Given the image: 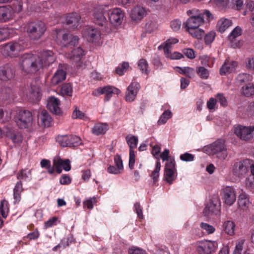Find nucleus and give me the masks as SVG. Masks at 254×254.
Wrapping results in <instances>:
<instances>
[{"label":"nucleus","instance_id":"3c124183","mask_svg":"<svg viewBox=\"0 0 254 254\" xmlns=\"http://www.w3.org/2000/svg\"><path fill=\"white\" fill-rule=\"evenodd\" d=\"M11 30L7 28H0V42L8 38Z\"/></svg>","mask_w":254,"mask_h":254},{"label":"nucleus","instance_id":"473e14b6","mask_svg":"<svg viewBox=\"0 0 254 254\" xmlns=\"http://www.w3.org/2000/svg\"><path fill=\"white\" fill-rule=\"evenodd\" d=\"M242 34V29L241 28L237 26L230 33L229 36V39L232 43L231 46L233 48H236L239 45V42L238 43H234V41L236 40V38L239 36H240Z\"/></svg>","mask_w":254,"mask_h":254},{"label":"nucleus","instance_id":"4c0bfd02","mask_svg":"<svg viewBox=\"0 0 254 254\" xmlns=\"http://www.w3.org/2000/svg\"><path fill=\"white\" fill-rule=\"evenodd\" d=\"M186 30L193 37L198 39H202L204 34V31L199 27L186 29Z\"/></svg>","mask_w":254,"mask_h":254},{"label":"nucleus","instance_id":"f257e3e1","mask_svg":"<svg viewBox=\"0 0 254 254\" xmlns=\"http://www.w3.org/2000/svg\"><path fill=\"white\" fill-rule=\"evenodd\" d=\"M56 60V57L51 51H44L39 55L24 54L20 59L22 70L27 74H34L40 69L47 67Z\"/></svg>","mask_w":254,"mask_h":254},{"label":"nucleus","instance_id":"f704fd0d","mask_svg":"<svg viewBox=\"0 0 254 254\" xmlns=\"http://www.w3.org/2000/svg\"><path fill=\"white\" fill-rule=\"evenodd\" d=\"M72 87L70 83L62 84L60 90V94L63 96L71 97L72 95Z\"/></svg>","mask_w":254,"mask_h":254},{"label":"nucleus","instance_id":"6e6d98bb","mask_svg":"<svg viewBox=\"0 0 254 254\" xmlns=\"http://www.w3.org/2000/svg\"><path fill=\"white\" fill-rule=\"evenodd\" d=\"M62 159L58 158L57 159H54L53 161V165L54 167V170L55 169L56 172L58 174H61L62 171Z\"/></svg>","mask_w":254,"mask_h":254},{"label":"nucleus","instance_id":"e2e57ef3","mask_svg":"<svg viewBox=\"0 0 254 254\" xmlns=\"http://www.w3.org/2000/svg\"><path fill=\"white\" fill-rule=\"evenodd\" d=\"M217 101L223 107H226L227 105V101L223 94L218 93L216 95Z\"/></svg>","mask_w":254,"mask_h":254},{"label":"nucleus","instance_id":"bf43d9fd","mask_svg":"<svg viewBox=\"0 0 254 254\" xmlns=\"http://www.w3.org/2000/svg\"><path fill=\"white\" fill-rule=\"evenodd\" d=\"M244 240H242L238 242L236 245L235 249L233 254H242L243 250V245Z\"/></svg>","mask_w":254,"mask_h":254},{"label":"nucleus","instance_id":"a878e982","mask_svg":"<svg viewBox=\"0 0 254 254\" xmlns=\"http://www.w3.org/2000/svg\"><path fill=\"white\" fill-rule=\"evenodd\" d=\"M66 72L62 69H58L51 79V84L56 86L66 79Z\"/></svg>","mask_w":254,"mask_h":254},{"label":"nucleus","instance_id":"58836bf2","mask_svg":"<svg viewBox=\"0 0 254 254\" xmlns=\"http://www.w3.org/2000/svg\"><path fill=\"white\" fill-rule=\"evenodd\" d=\"M232 22L228 19H221L217 23V27L219 31L222 33L224 32L230 26H231Z\"/></svg>","mask_w":254,"mask_h":254},{"label":"nucleus","instance_id":"603ef678","mask_svg":"<svg viewBox=\"0 0 254 254\" xmlns=\"http://www.w3.org/2000/svg\"><path fill=\"white\" fill-rule=\"evenodd\" d=\"M216 36V33L213 31L208 32L204 36V42L206 45H209L213 42Z\"/></svg>","mask_w":254,"mask_h":254},{"label":"nucleus","instance_id":"c9c22d12","mask_svg":"<svg viewBox=\"0 0 254 254\" xmlns=\"http://www.w3.org/2000/svg\"><path fill=\"white\" fill-rule=\"evenodd\" d=\"M108 129L107 126L102 123L96 124L92 129L93 134L99 135L104 134Z\"/></svg>","mask_w":254,"mask_h":254},{"label":"nucleus","instance_id":"bb28decb","mask_svg":"<svg viewBox=\"0 0 254 254\" xmlns=\"http://www.w3.org/2000/svg\"><path fill=\"white\" fill-rule=\"evenodd\" d=\"M13 12L10 6H0V20L7 21L12 18Z\"/></svg>","mask_w":254,"mask_h":254},{"label":"nucleus","instance_id":"4468645a","mask_svg":"<svg viewBox=\"0 0 254 254\" xmlns=\"http://www.w3.org/2000/svg\"><path fill=\"white\" fill-rule=\"evenodd\" d=\"M83 37L89 42H96L101 37V32L97 28L93 27L86 28L83 31Z\"/></svg>","mask_w":254,"mask_h":254},{"label":"nucleus","instance_id":"338daca9","mask_svg":"<svg viewBox=\"0 0 254 254\" xmlns=\"http://www.w3.org/2000/svg\"><path fill=\"white\" fill-rule=\"evenodd\" d=\"M181 26V21L178 19H175L171 22L170 26L174 31H178Z\"/></svg>","mask_w":254,"mask_h":254},{"label":"nucleus","instance_id":"cd10ccee","mask_svg":"<svg viewBox=\"0 0 254 254\" xmlns=\"http://www.w3.org/2000/svg\"><path fill=\"white\" fill-rule=\"evenodd\" d=\"M187 14L189 16H198L202 17H205L207 20H209L212 18L211 13L207 9L203 10L202 12H200L197 9H192L187 11Z\"/></svg>","mask_w":254,"mask_h":254},{"label":"nucleus","instance_id":"a18cd8bd","mask_svg":"<svg viewBox=\"0 0 254 254\" xmlns=\"http://www.w3.org/2000/svg\"><path fill=\"white\" fill-rule=\"evenodd\" d=\"M252 76L250 74L243 73L238 74L236 78V80L238 83L242 84L243 83H248L250 80H251Z\"/></svg>","mask_w":254,"mask_h":254},{"label":"nucleus","instance_id":"864d4df0","mask_svg":"<svg viewBox=\"0 0 254 254\" xmlns=\"http://www.w3.org/2000/svg\"><path fill=\"white\" fill-rule=\"evenodd\" d=\"M96 198L93 197L85 200L83 203V207H87L88 209H92L93 208V205L96 203Z\"/></svg>","mask_w":254,"mask_h":254},{"label":"nucleus","instance_id":"c756f323","mask_svg":"<svg viewBox=\"0 0 254 254\" xmlns=\"http://www.w3.org/2000/svg\"><path fill=\"white\" fill-rule=\"evenodd\" d=\"M103 94H105L104 100L109 101L113 94L118 95L121 91L119 89L112 86H107L102 87Z\"/></svg>","mask_w":254,"mask_h":254},{"label":"nucleus","instance_id":"0eeeda50","mask_svg":"<svg viewBox=\"0 0 254 254\" xmlns=\"http://www.w3.org/2000/svg\"><path fill=\"white\" fill-rule=\"evenodd\" d=\"M62 38L60 44L62 46L70 47L75 46L78 43L79 38L77 36H73L70 33H63V30L59 29L56 31V38L59 40Z\"/></svg>","mask_w":254,"mask_h":254},{"label":"nucleus","instance_id":"9b49d317","mask_svg":"<svg viewBox=\"0 0 254 254\" xmlns=\"http://www.w3.org/2000/svg\"><path fill=\"white\" fill-rule=\"evenodd\" d=\"M254 131V126L246 127L239 125L235 127L234 132L240 139L247 141L253 138V132Z\"/></svg>","mask_w":254,"mask_h":254},{"label":"nucleus","instance_id":"393cba45","mask_svg":"<svg viewBox=\"0 0 254 254\" xmlns=\"http://www.w3.org/2000/svg\"><path fill=\"white\" fill-rule=\"evenodd\" d=\"M146 10L145 8L140 6L134 7L130 12V17L134 21L140 20L145 15Z\"/></svg>","mask_w":254,"mask_h":254},{"label":"nucleus","instance_id":"c03bdc74","mask_svg":"<svg viewBox=\"0 0 254 254\" xmlns=\"http://www.w3.org/2000/svg\"><path fill=\"white\" fill-rule=\"evenodd\" d=\"M172 116L171 112L168 110H165L160 117L158 121V125L165 124L167 120L171 118Z\"/></svg>","mask_w":254,"mask_h":254},{"label":"nucleus","instance_id":"69168bd1","mask_svg":"<svg viewBox=\"0 0 254 254\" xmlns=\"http://www.w3.org/2000/svg\"><path fill=\"white\" fill-rule=\"evenodd\" d=\"M114 161L117 167L121 171H123L124 169L123 161L120 155H116L114 157Z\"/></svg>","mask_w":254,"mask_h":254},{"label":"nucleus","instance_id":"423d86ee","mask_svg":"<svg viewBox=\"0 0 254 254\" xmlns=\"http://www.w3.org/2000/svg\"><path fill=\"white\" fill-rule=\"evenodd\" d=\"M56 141L62 147H75L81 144L80 138L72 134L58 135Z\"/></svg>","mask_w":254,"mask_h":254},{"label":"nucleus","instance_id":"20e7f679","mask_svg":"<svg viewBox=\"0 0 254 254\" xmlns=\"http://www.w3.org/2000/svg\"><path fill=\"white\" fill-rule=\"evenodd\" d=\"M32 113L27 110H20L15 117L16 125L20 128H26L30 127L32 123Z\"/></svg>","mask_w":254,"mask_h":254},{"label":"nucleus","instance_id":"8fccbe9b","mask_svg":"<svg viewBox=\"0 0 254 254\" xmlns=\"http://www.w3.org/2000/svg\"><path fill=\"white\" fill-rule=\"evenodd\" d=\"M129 67V64L127 62H123L122 64L119 65L116 69V73L120 75H123L127 70Z\"/></svg>","mask_w":254,"mask_h":254},{"label":"nucleus","instance_id":"4be33fe9","mask_svg":"<svg viewBox=\"0 0 254 254\" xmlns=\"http://www.w3.org/2000/svg\"><path fill=\"white\" fill-rule=\"evenodd\" d=\"M80 19L81 17L77 13H68L65 17L66 24L69 28L75 29L79 26Z\"/></svg>","mask_w":254,"mask_h":254},{"label":"nucleus","instance_id":"f03ea898","mask_svg":"<svg viewBox=\"0 0 254 254\" xmlns=\"http://www.w3.org/2000/svg\"><path fill=\"white\" fill-rule=\"evenodd\" d=\"M26 31L29 37L33 40H37L41 37L46 30L45 23L41 21H31L26 26Z\"/></svg>","mask_w":254,"mask_h":254},{"label":"nucleus","instance_id":"e433bc0d","mask_svg":"<svg viewBox=\"0 0 254 254\" xmlns=\"http://www.w3.org/2000/svg\"><path fill=\"white\" fill-rule=\"evenodd\" d=\"M126 140L129 147V149H134L137 147L138 141V138L137 136L129 134L126 137Z\"/></svg>","mask_w":254,"mask_h":254},{"label":"nucleus","instance_id":"052dcab7","mask_svg":"<svg viewBox=\"0 0 254 254\" xmlns=\"http://www.w3.org/2000/svg\"><path fill=\"white\" fill-rule=\"evenodd\" d=\"M195 70L192 67L186 66L184 75L190 78H192L195 75Z\"/></svg>","mask_w":254,"mask_h":254},{"label":"nucleus","instance_id":"a19ab883","mask_svg":"<svg viewBox=\"0 0 254 254\" xmlns=\"http://www.w3.org/2000/svg\"><path fill=\"white\" fill-rule=\"evenodd\" d=\"M9 211L8 203L3 199L1 201L0 204V214L4 218H6Z\"/></svg>","mask_w":254,"mask_h":254},{"label":"nucleus","instance_id":"aec40b11","mask_svg":"<svg viewBox=\"0 0 254 254\" xmlns=\"http://www.w3.org/2000/svg\"><path fill=\"white\" fill-rule=\"evenodd\" d=\"M60 103V101L58 98L51 96L48 100L47 107L52 113L57 115H61L62 112L59 107Z\"/></svg>","mask_w":254,"mask_h":254},{"label":"nucleus","instance_id":"0e129e2a","mask_svg":"<svg viewBox=\"0 0 254 254\" xmlns=\"http://www.w3.org/2000/svg\"><path fill=\"white\" fill-rule=\"evenodd\" d=\"M85 117V114L80 111L77 108H75L72 113V118L73 119H84Z\"/></svg>","mask_w":254,"mask_h":254},{"label":"nucleus","instance_id":"49530a36","mask_svg":"<svg viewBox=\"0 0 254 254\" xmlns=\"http://www.w3.org/2000/svg\"><path fill=\"white\" fill-rule=\"evenodd\" d=\"M11 118V112L10 110L3 111L0 108V122L5 123L8 122Z\"/></svg>","mask_w":254,"mask_h":254},{"label":"nucleus","instance_id":"5fc2aeb1","mask_svg":"<svg viewBox=\"0 0 254 254\" xmlns=\"http://www.w3.org/2000/svg\"><path fill=\"white\" fill-rule=\"evenodd\" d=\"M200 226L203 230L205 231L207 234L213 233L215 230L214 227L206 223L202 222Z\"/></svg>","mask_w":254,"mask_h":254},{"label":"nucleus","instance_id":"ddd939ff","mask_svg":"<svg viewBox=\"0 0 254 254\" xmlns=\"http://www.w3.org/2000/svg\"><path fill=\"white\" fill-rule=\"evenodd\" d=\"M176 173V169L175 168V160H171L170 161L166 163L164 173L165 180L169 184H171L173 181L175 179Z\"/></svg>","mask_w":254,"mask_h":254},{"label":"nucleus","instance_id":"1a4fd4ad","mask_svg":"<svg viewBox=\"0 0 254 254\" xmlns=\"http://www.w3.org/2000/svg\"><path fill=\"white\" fill-rule=\"evenodd\" d=\"M25 48L24 43L22 41H12L6 44L3 47V51L6 52V55L10 57H16L19 53Z\"/></svg>","mask_w":254,"mask_h":254},{"label":"nucleus","instance_id":"7ed1b4c3","mask_svg":"<svg viewBox=\"0 0 254 254\" xmlns=\"http://www.w3.org/2000/svg\"><path fill=\"white\" fill-rule=\"evenodd\" d=\"M109 6L108 5H97L94 7L92 16L94 22L100 26L106 27L107 20L106 15L108 14Z\"/></svg>","mask_w":254,"mask_h":254},{"label":"nucleus","instance_id":"774afa93","mask_svg":"<svg viewBox=\"0 0 254 254\" xmlns=\"http://www.w3.org/2000/svg\"><path fill=\"white\" fill-rule=\"evenodd\" d=\"M184 55L190 59H193L195 58V52L192 49H185L183 51Z\"/></svg>","mask_w":254,"mask_h":254},{"label":"nucleus","instance_id":"72a5a7b5","mask_svg":"<svg viewBox=\"0 0 254 254\" xmlns=\"http://www.w3.org/2000/svg\"><path fill=\"white\" fill-rule=\"evenodd\" d=\"M241 93L246 97L254 95V84L248 83L244 85L241 89Z\"/></svg>","mask_w":254,"mask_h":254},{"label":"nucleus","instance_id":"79ce46f5","mask_svg":"<svg viewBox=\"0 0 254 254\" xmlns=\"http://www.w3.org/2000/svg\"><path fill=\"white\" fill-rule=\"evenodd\" d=\"M195 72L201 79H206L209 75V71L203 66L197 67Z\"/></svg>","mask_w":254,"mask_h":254},{"label":"nucleus","instance_id":"9d476101","mask_svg":"<svg viewBox=\"0 0 254 254\" xmlns=\"http://www.w3.org/2000/svg\"><path fill=\"white\" fill-rule=\"evenodd\" d=\"M4 135L15 144L21 143L23 140L21 132L10 125L5 127Z\"/></svg>","mask_w":254,"mask_h":254},{"label":"nucleus","instance_id":"6ab92c4d","mask_svg":"<svg viewBox=\"0 0 254 254\" xmlns=\"http://www.w3.org/2000/svg\"><path fill=\"white\" fill-rule=\"evenodd\" d=\"M140 89L139 84L135 81H132L128 86L126 94V99L127 101L132 102Z\"/></svg>","mask_w":254,"mask_h":254},{"label":"nucleus","instance_id":"680f3d73","mask_svg":"<svg viewBox=\"0 0 254 254\" xmlns=\"http://www.w3.org/2000/svg\"><path fill=\"white\" fill-rule=\"evenodd\" d=\"M22 5L23 3L21 0H16V1L13 3L12 10H13L17 13L20 12L22 10Z\"/></svg>","mask_w":254,"mask_h":254},{"label":"nucleus","instance_id":"dca6fc26","mask_svg":"<svg viewBox=\"0 0 254 254\" xmlns=\"http://www.w3.org/2000/svg\"><path fill=\"white\" fill-rule=\"evenodd\" d=\"M217 247L218 244L216 241H206L197 247V251L198 254H211Z\"/></svg>","mask_w":254,"mask_h":254},{"label":"nucleus","instance_id":"5701e85b","mask_svg":"<svg viewBox=\"0 0 254 254\" xmlns=\"http://www.w3.org/2000/svg\"><path fill=\"white\" fill-rule=\"evenodd\" d=\"M220 211V205L216 200H211L207 203L203 210V213L206 216L211 214L217 215Z\"/></svg>","mask_w":254,"mask_h":254},{"label":"nucleus","instance_id":"412c9836","mask_svg":"<svg viewBox=\"0 0 254 254\" xmlns=\"http://www.w3.org/2000/svg\"><path fill=\"white\" fill-rule=\"evenodd\" d=\"M204 18L198 16H190L185 23L186 29L198 28L204 23Z\"/></svg>","mask_w":254,"mask_h":254},{"label":"nucleus","instance_id":"ea45409f","mask_svg":"<svg viewBox=\"0 0 254 254\" xmlns=\"http://www.w3.org/2000/svg\"><path fill=\"white\" fill-rule=\"evenodd\" d=\"M225 231L227 234L230 236L234 234L235 224L232 221H227L223 224Z\"/></svg>","mask_w":254,"mask_h":254},{"label":"nucleus","instance_id":"de8ad7c7","mask_svg":"<svg viewBox=\"0 0 254 254\" xmlns=\"http://www.w3.org/2000/svg\"><path fill=\"white\" fill-rule=\"evenodd\" d=\"M138 67L140 70L146 74H148L149 71L148 70V64L145 59H141L138 62Z\"/></svg>","mask_w":254,"mask_h":254},{"label":"nucleus","instance_id":"7c9ffc66","mask_svg":"<svg viewBox=\"0 0 254 254\" xmlns=\"http://www.w3.org/2000/svg\"><path fill=\"white\" fill-rule=\"evenodd\" d=\"M39 119L42 126L44 127H49L51 126L52 119L46 110H43L41 111Z\"/></svg>","mask_w":254,"mask_h":254},{"label":"nucleus","instance_id":"4d7b16f0","mask_svg":"<svg viewBox=\"0 0 254 254\" xmlns=\"http://www.w3.org/2000/svg\"><path fill=\"white\" fill-rule=\"evenodd\" d=\"M180 158L183 161L191 162L194 160V156L192 154L186 152L181 154L180 156Z\"/></svg>","mask_w":254,"mask_h":254},{"label":"nucleus","instance_id":"6e6552de","mask_svg":"<svg viewBox=\"0 0 254 254\" xmlns=\"http://www.w3.org/2000/svg\"><path fill=\"white\" fill-rule=\"evenodd\" d=\"M250 159H245L234 163L233 167V174L239 178H243L250 169Z\"/></svg>","mask_w":254,"mask_h":254},{"label":"nucleus","instance_id":"f3484780","mask_svg":"<svg viewBox=\"0 0 254 254\" xmlns=\"http://www.w3.org/2000/svg\"><path fill=\"white\" fill-rule=\"evenodd\" d=\"M28 101L31 102H36L40 100L41 91L40 88L35 85H31L25 93Z\"/></svg>","mask_w":254,"mask_h":254},{"label":"nucleus","instance_id":"f8f14e48","mask_svg":"<svg viewBox=\"0 0 254 254\" xmlns=\"http://www.w3.org/2000/svg\"><path fill=\"white\" fill-rule=\"evenodd\" d=\"M15 76V69L11 64H7L0 67V79L6 81Z\"/></svg>","mask_w":254,"mask_h":254},{"label":"nucleus","instance_id":"a211bd4d","mask_svg":"<svg viewBox=\"0 0 254 254\" xmlns=\"http://www.w3.org/2000/svg\"><path fill=\"white\" fill-rule=\"evenodd\" d=\"M222 192L225 203L229 206L232 205L236 198L234 189L232 187L227 186L223 189Z\"/></svg>","mask_w":254,"mask_h":254},{"label":"nucleus","instance_id":"37998d69","mask_svg":"<svg viewBox=\"0 0 254 254\" xmlns=\"http://www.w3.org/2000/svg\"><path fill=\"white\" fill-rule=\"evenodd\" d=\"M29 174L27 173V169H21L16 174V178L19 181L23 180L25 181H29L30 178L29 175L31 174V171L27 172Z\"/></svg>","mask_w":254,"mask_h":254},{"label":"nucleus","instance_id":"c85d7f7f","mask_svg":"<svg viewBox=\"0 0 254 254\" xmlns=\"http://www.w3.org/2000/svg\"><path fill=\"white\" fill-rule=\"evenodd\" d=\"M85 55V52L80 47L74 49L69 54V58L74 62H79L83 56Z\"/></svg>","mask_w":254,"mask_h":254},{"label":"nucleus","instance_id":"2f4dec72","mask_svg":"<svg viewBox=\"0 0 254 254\" xmlns=\"http://www.w3.org/2000/svg\"><path fill=\"white\" fill-rule=\"evenodd\" d=\"M250 201L248 196L246 193H241L238 199L239 207L242 210H246L249 206Z\"/></svg>","mask_w":254,"mask_h":254},{"label":"nucleus","instance_id":"2eb2a0df","mask_svg":"<svg viewBox=\"0 0 254 254\" xmlns=\"http://www.w3.org/2000/svg\"><path fill=\"white\" fill-rule=\"evenodd\" d=\"M108 16L109 20L111 23L115 25H119L122 22L124 17V13L119 8H109Z\"/></svg>","mask_w":254,"mask_h":254},{"label":"nucleus","instance_id":"39448f33","mask_svg":"<svg viewBox=\"0 0 254 254\" xmlns=\"http://www.w3.org/2000/svg\"><path fill=\"white\" fill-rule=\"evenodd\" d=\"M210 154H215L221 159H225L228 155L225 142L223 140L218 139L208 146Z\"/></svg>","mask_w":254,"mask_h":254},{"label":"nucleus","instance_id":"09e8293b","mask_svg":"<svg viewBox=\"0 0 254 254\" xmlns=\"http://www.w3.org/2000/svg\"><path fill=\"white\" fill-rule=\"evenodd\" d=\"M201 63L204 66L212 67L214 63V59L207 56H203L201 59Z\"/></svg>","mask_w":254,"mask_h":254},{"label":"nucleus","instance_id":"b1692460","mask_svg":"<svg viewBox=\"0 0 254 254\" xmlns=\"http://www.w3.org/2000/svg\"><path fill=\"white\" fill-rule=\"evenodd\" d=\"M237 65V62L226 60L220 69V74L221 75H224L227 73H230L235 69Z\"/></svg>","mask_w":254,"mask_h":254},{"label":"nucleus","instance_id":"13d9d810","mask_svg":"<svg viewBox=\"0 0 254 254\" xmlns=\"http://www.w3.org/2000/svg\"><path fill=\"white\" fill-rule=\"evenodd\" d=\"M179 42V40L177 38H170L168 39L164 48L165 52H168L170 46L172 44H175Z\"/></svg>","mask_w":254,"mask_h":254}]
</instances>
